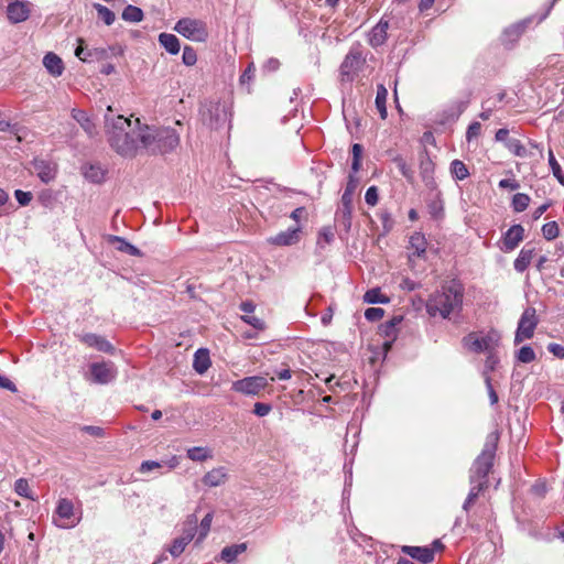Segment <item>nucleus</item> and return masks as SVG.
Segmentation results:
<instances>
[{
  "label": "nucleus",
  "instance_id": "obj_1",
  "mask_svg": "<svg viewBox=\"0 0 564 564\" xmlns=\"http://www.w3.org/2000/svg\"><path fill=\"white\" fill-rule=\"evenodd\" d=\"M464 286L460 282L452 280L445 282L441 290L434 292L426 302V312L430 316L436 315L448 318L463 306Z\"/></svg>",
  "mask_w": 564,
  "mask_h": 564
},
{
  "label": "nucleus",
  "instance_id": "obj_2",
  "mask_svg": "<svg viewBox=\"0 0 564 564\" xmlns=\"http://www.w3.org/2000/svg\"><path fill=\"white\" fill-rule=\"evenodd\" d=\"M107 137L110 147L122 156H133L139 149L138 132H131V120L117 116L109 120L106 117Z\"/></svg>",
  "mask_w": 564,
  "mask_h": 564
},
{
  "label": "nucleus",
  "instance_id": "obj_3",
  "mask_svg": "<svg viewBox=\"0 0 564 564\" xmlns=\"http://www.w3.org/2000/svg\"><path fill=\"white\" fill-rule=\"evenodd\" d=\"M139 148L150 154H164L180 144V135L169 127L143 126L138 130Z\"/></svg>",
  "mask_w": 564,
  "mask_h": 564
},
{
  "label": "nucleus",
  "instance_id": "obj_4",
  "mask_svg": "<svg viewBox=\"0 0 564 564\" xmlns=\"http://www.w3.org/2000/svg\"><path fill=\"white\" fill-rule=\"evenodd\" d=\"M496 453V443L487 442L475 459L473 467L470 468L469 481L470 484L482 482L487 487L488 475L494 465V458Z\"/></svg>",
  "mask_w": 564,
  "mask_h": 564
},
{
  "label": "nucleus",
  "instance_id": "obj_5",
  "mask_svg": "<svg viewBox=\"0 0 564 564\" xmlns=\"http://www.w3.org/2000/svg\"><path fill=\"white\" fill-rule=\"evenodd\" d=\"M500 339V334L495 329L487 332L482 337H479L476 332H471L463 337L462 344L476 354L490 352L498 348Z\"/></svg>",
  "mask_w": 564,
  "mask_h": 564
},
{
  "label": "nucleus",
  "instance_id": "obj_6",
  "mask_svg": "<svg viewBox=\"0 0 564 564\" xmlns=\"http://www.w3.org/2000/svg\"><path fill=\"white\" fill-rule=\"evenodd\" d=\"M174 30L184 37L194 42H205L208 37L206 24L197 19H180L176 22Z\"/></svg>",
  "mask_w": 564,
  "mask_h": 564
},
{
  "label": "nucleus",
  "instance_id": "obj_7",
  "mask_svg": "<svg viewBox=\"0 0 564 564\" xmlns=\"http://www.w3.org/2000/svg\"><path fill=\"white\" fill-rule=\"evenodd\" d=\"M538 324L539 318L536 316L535 308L527 307L518 322V327L514 335V344L519 345L520 343L532 338Z\"/></svg>",
  "mask_w": 564,
  "mask_h": 564
},
{
  "label": "nucleus",
  "instance_id": "obj_8",
  "mask_svg": "<svg viewBox=\"0 0 564 564\" xmlns=\"http://www.w3.org/2000/svg\"><path fill=\"white\" fill-rule=\"evenodd\" d=\"M365 58L358 47H352L340 65L341 82H352L355 75L361 69Z\"/></svg>",
  "mask_w": 564,
  "mask_h": 564
},
{
  "label": "nucleus",
  "instance_id": "obj_9",
  "mask_svg": "<svg viewBox=\"0 0 564 564\" xmlns=\"http://www.w3.org/2000/svg\"><path fill=\"white\" fill-rule=\"evenodd\" d=\"M200 117L204 124L217 129L227 120V112L218 102H205L200 107Z\"/></svg>",
  "mask_w": 564,
  "mask_h": 564
},
{
  "label": "nucleus",
  "instance_id": "obj_10",
  "mask_svg": "<svg viewBox=\"0 0 564 564\" xmlns=\"http://www.w3.org/2000/svg\"><path fill=\"white\" fill-rule=\"evenodd\" d=\"M267 386L268 380L264 377L252 376L232 382V390L246 395H258Z\"/></svg>",
  "mask_w": 564,
  "mask_h": 564
},
{
  "label": "nucleus",
  "instance_id": "obj_11",
  "mask_svg": "<svg viewBox=\"0 0 564 564\" xmlns=\"http://www.w3.org/2000/svg\"><path fill=\"white\" fill-rule=\"evenodd\" d=\"M89 370L93 381L99 384H107L117 376V370L112 362H94L89 366Z\"/></svg>",
  "mask_w": 564,
  "mask_h": 564
},
{
  "label": "nucleus",
  "instance_id": "obj_12",
  "mask_svg": "<svg viewBox=\"0 0 564 564\" xmlns=\"http://www.w3.org/2000/svg\"><path fill=\"white\" fill-rule=\"evenodd\" d=\"M78 340L88 347L95 348L98 351L113 355L116 348L104 336L94 333L76 334Z\"/></svg>",
  "mask_w": 564,
  "mask_h": 564
},
{
  "label": "nucleus",
  "instance_id": "obj_13",
  "mask_svg": "<svg viewBox=\"0 0 564 564\" xmlns=\"http://www.w3.org/2000/svg\"><path fill=\"white\" fill-rule=\"evenodd\" d=\"M32 171L46 184L53 181L57 173L56 164L42 159H34L32 161Z\"/></svg>",
  "mask_w": 564,
  "mask_h": 564
},
{
  "label": "nucleus",
  "instance_id": "obj_14",
  "mask_svg": "<svg viewBox=\"0 0 564 564\" xmlns=\"http://www.w3.org/2000/svg\"><path fill=\"white\" fill-rule=\"evenodd\" d=\"M389 20L383 15L379 22L368 33V43L377 48L383 45L388 39Z\"/></svg>",
  "mask_w": 564,
  "mask_h": 564
},
{
  "label": "nucleus",
  "instance_id": "obj_15",
  "mask_svg": "<svg viewBox=\"0 0 564 564\" xmlns=\"http://www.w3.org/2000/svg\"><path fill=\"white\" fill-rule=\"evenodd\" d=\"M30 15V3L28 1L14 0L7 7V17L11 23L25 21Z\"/></svg>",
  "mask_w": 564,
  "mask_h": 564
},
{
  "label": "nucleus",
  "instance_id": "obj_16",
  "mask_svg": "<svg viewBox=\"0 0 564 564\" xmlns=\"http://www.w3.org/2000/svg\"><path fill=\"white\" fill-rule=\"evenodd\" d=\"M524 239V228L517 224L511 226L502 237V250L505 252L513 251Z\"/></svg>",
  "mask_w": 564,
  "mask_h": 564
},
{
  "label": "nucleus",
  "instance_id": "obj_17",
  "mask_svg": "<svg viewBox=\"0 0 564 564\" xmlns=\"http://www.w3.org/2000/svg\"><path fill=\"white\" fill-rule=\"evenodd\" d=\"M301 239V228H289L268 239V242L274 246L286 247L296 245Z\"/></svg>",
  "mask_w": 564,
  "mask_h": 564
},
{
  "label": "nucleus",
  "instance_id": "obj_18",
  "mask_svg": "<svg viewBox=\"0 0 564 564\" xmlns=\"http://www.w3.org/2000/svg\"><path fill=\"white\" fill-rule=\"evenodd\" d=\"M55 513L61 519L66 520L65 523L58 524L59 528H73L79 522V519L77 521H70L74 516V503L67 498H61L58 500Z\"/></svg>",
  "mask_w": 564,
  "mask_h": 564
},
{
  "label": "nucleus",
  "instance_id": "obj_19",
  "mask_svg": "<svg viewBox=\"0 0 564 564\" xmlns=\"http://www.w3.org/2000/svg\"><path fill=\"white\" fill-rule=\"evenodd\" d=\"M401 552L422 564H430L434 561V549L429 546L403 545Z\"/></svg>",
  "mask_w": 564,
  "mask_h": 564
},
{
  "label": "nucleus",
  "instance_id": "obj_20",
  "mask_svg": "<svg viewBox=\"0 0 564 564\" xmlns=\"http://www.w3.org/2000/svg\"><path fill=\"white\" fill-rule=\"evenodd\" d=\"M419 161H420L419 169H420L421 177H422L423 182L426 185H429L434 180L433 175H434L435 165H434V162L432 161V159L430 158L426 149H423L420 152Z\"/></svg>",
  "mask_w": 564,
  "mask_h": 564
},
{
  "label": "nucleus",
  "instance_id": "obj_21",
  "mask_svg": "<svg viewBox=\"0 0 564 564\" xmlns=\"http://www.w3.org/2000/svg\"><path fill=\"white\" fill-rule=\"evenodd\" d=\"M402 322L401 316H393L390 321L384 322L380 325L379 330L380 334L387 338L383 343V347L386 350L390 349L393 340L397 337V326Z\"/></svg>",
  "mask_w": 564,
  "mask_h": 564
},
{
  "label": "nucleus",
  "instance_id": "obj_22",
  "mask_svg": "<svg viewBox=\"0 0 564 564\" xmlns=\"http://www.w3.org/2000/svg\"><path fill=\"white\" fill-rule=\"evenodd\" d=\"M43 65L54 77L61 76L65 68L62 58L53 52H48L44 55Z\"/></svg>",
  "mask_w": 564,
  "mask_h": 564
},
{
  "label": "nucleus",
  "instance_id": "obj_23",
  "mask_svg": "<svg viewBox=\"0 0 564 564\" xmlns=\"http://www.w3.org/2000/svg\"><path fill=\"white\" fill-rule=\"evenodd\" d=\"M72 117L75 121L79 123L83 130L88 134V137L93 138L97 131L94 121L88 117V115L80 109H73Z\"/></svg>",
  "mask_w": 564,
  "mask_h": 564
},
{
  "label": "nucleus",
  "instance_id": "obj_24",
  "mask_svg": "<svg viewBox=\"0 0 564 564\" xmlns=\"http://www.w3.org/2000/svg\"><path fill=\"white\" fill-rule=\"evenodd\" d=\"M410 248L413 249V252L409 256L411 260L412 257L424 258L427 247V241L425 236L422 232H414L410 237Z\"/></svg>",
  "mask_w": 564,
  "mask_h": 564
},
{
  "label": "nucleus",
  "instance_id": "obj_25",
  "mask_svg": "<svg viewBox=\"0 0 564 564\" xmlns=\"http://www.w3.org/2000/svg\"><path fill=\"white\" fill-rule=\"evenodd\" d=\"M78 46L75 50V55L83 62H90L94 57L99 59L105 56L106 51L104 48L88 50L84 46V40L78 39Z\"/></svg>",
  "mask_w": 564,
  "mask_h": 564
},
{
  "label": "nucleus",
  "instance_id": "obj_26",
  "mask_svg": "<svg viewBox=\"0 0 564 564\" xmlns=\"http://www.w3.org/2000/svg\"><path fill=\"white\" fill-rule=\"evenodd\" d=\"M533 257L534 248H528V245L523 247L513 262L514 270L519 273L524 272L530 265Z\"/></svg>",
  "mask_w": 564,
  "mask_h": 564
},
{
  "label": "nucleus",
  "instance_id": "obj_27",
  "mask_svg": "<svg viewBox=\"0 0 564 564\" xmlns=\"http://www.w3.org/2000/svg\"><path fill=\"white\" fill-rule=\"evenodd\" d=\"M227 480V473L225 467H217L208 471L202 479L204 485L208 487H217Z\"/></svg>",
  "mask_w": 564,
  "mask_h": 564
},
{
  "label": "nucleus",
  "instance_id": "obj_28",
  "mask_svg": "<svg viewBox=\"0 0 564 564\" xmlns=\"http://www.w3.org/2000/svg\"><path fill=\"white\" fill-rule=\"evenodd\" d=\"M531 22V20H523L521 22H518L516 24H512L511 26L507 28L502 35V41L505 43H514L521 34L525 31L528 24Z\"/></svg>",
  "mask_w": 564,
  "mask_h": 564
},
{
  "label": "nucleus",
  "instance_id": "obj_29",
  "mask_svg": "<svg viewBox=\"0 0 564 564\" xmlns=\"http://www.w3.org/2000/svg\"><path fill=\"white\" fill-rule=\"evenodd\" d=\"M209 351L205 348H199L194 354L193 368L199 375L205 373L210 367Z\"/></svg>",
  "mask_w": 564,
  "mask_h": 564
},
{
  "label": "nucleus",
  "instance_id": "obj_30",
  "mask_svg": "<svg viewBox=\"0 0 564 564\" xmlns=\"http://www.w3.org/2000/svg\"><path fill=\"white\" fill-rule=\"evenodd\" d=\"M109 241L115 245L118 251L133 257H140L142 254V252L135 246L131 245L122 237L110 236Z\"/></svg>",
  "mask_w": 564,
  "mask_h": 564
},
{
  "label": "nucleus",
  "instance_id": "obj_31",
  "mask_svg": "<svg viewBox=\"0 0 564 564\" xmlns=\"http://www.w3.org/2000/svg\"><path fill=\"white\" fill-rule=\"evenodd\" d=\"M159 43L172 55H176L181 50L180 40L171 33H161L159 35Z\"/></svg>",
  "mask_w": 564,
  "mask_h": 564
},
{
  "label": "nucleus",
  "instance_id": "obj_32",
  "mask_svg": "<svg viewBox=\"0 0 564 564\" xmlns=\"http://www.w3.org/2000/svg\"><path fill=\"white\" fill-rule=\"evenodd\" d=\"M197 522L198 519L196 514L193 513L187 516L186 520L183 523L181 538L185 540L187 543H189L194 539L197 532Z\"/></svg>",
  "mask_w": 564,
  "mask_h": 564
},
{
  "label": "nucleus",
  "instance_id": "obj_33",
  "mask_svg": "<svg viewBox=\"0 0 564 564\" xmlns=\"http://www.w3.org/2000/svg\"><path fill=\"white\" fill-rule=\"evenodd\" d=\"M358 184L359 178L354 174H349L345 191L341 196V205H346L347 207L348 205H352V197L358 187Z\"/></svg>",
  "mask_w": 564,
  "mask_h": 564
},
{
  "label": "nucleus",
  "instance_id": "obj_34",
  "mask_svg": "<svg viewBox=\"0 0 564 564\" xmlns=\"http://www.w3.org/2000/svg\"><path fill=\"white\" fill-rule=\"evenodd\" d=\"M246 550H247V544L246 543H240V544H234V545H230V546H226L220 552V558L223 561L231 563V562L236 561L238 555L241 554L242 552H245Z\"/></svg>",
  "mask_w": 564,
  "mask_h": 564
},
{
  "label": "nucleus",
  "instance_id": "obj_35",
  "mask_svg": "<svg viewBox=\"0 0 564 564\" xmlns=\"http://www.w3.org/2000/svg\"><path fill=\"white\" fill-rule=\"evenodd\" d=\"M83 170L85 178L93 183H100L105 178V171L97 164L86 165Z\"/></svg>",
  "mask_w": 564,
  "mask_h": 564
},
{
  "label": "nucleus",
  "instance_id": "obj_36",
  "mask_svg": "<svg viewBox=\"0 0 564 564\" xmlns=\"http://www.w3.org/2000/svg\"><path fill=\"white\" fill-rule=\"evenodd\" d=\"M387 97H388L387 88L382 84L378 85L375 102H376V107L380 113V117L382 119L387 118Z\"/></svg>",
  "mask_w": 564,
  "mask_h": 564
},
{
  "label": "nucleus",
  "instance_id": "obj_37",
  "mask_svg": "<svg viewBox=\"0 0 564 564\" xmlns=\"http://www.w3.org/2000/svg\"><path fill=\"white\" fill-rule=\"evenodd\" d=\"M364 301L369 304H386L390 302V299L382 294L379 288H373L365 293Z\"/></svg>",
  "mask_w": 564,
  "mask_h": 564
},
{
  "label": "nucleus",
  "instance_id": "obj_38",
  "mask_svg": "<svg viewBox=\"0 0 564 564\" xmlns=\"http://www.w3.org/2000/svg\"><path fill=\"white\" fill-rule=\"evenodd\" d=\"M471 488L469 490V494L463 505V509L465 511H468L469 508L475 503L476 499L478 498L479 494L486 488L484 481L482 482H476L470 484Z\"/></svg>",
  "mask_w": 564,
  "mask_h": 564
},
{
  "label": "nucleus",
  "instance_id": "obj_39",
  "mask_svg": "<svg viewBox=\"0 0 564 564\" xmlns=\"http://www.w3.org/2000/svg\"><path fill=\"white\" fill-rule=\"evenodd\" d=\"M122 19L128 22H140L143 20V11L135 6H127L121 14Z\"/></svg>",
  "mask_w": 564,
  "mask_h": 564
},
{
  "label": "nucleus",
  "instance_id": "obj_40",
  "mask_svg": "<svg viewBox=\"0 0 564 564\" xmlns=\"http://www.w3.org/2000/svg\"><path fill=\"white\" fill-rule=\"evenodd\" d=\"M451 173H452L453 177L458 181H463V180L467 178L469 175L466 164L464 162H462L460 160H454L451 163Z\"/></svg>",
  "mask_w": 564,
  "mask_h": 564
},
{
  "label": "nucleus",
  "instance_id": "obj_41",
  "mask_svg": "<svg viewBox=\"0 0 564 564\" xmlns=\"http://www.w3.org/2000/svg\"><path fill=\"white\" fill-rule=\"evenodd\" d=\"M549 165L551 167L553 176L557 180V182L564 186V173L562 171L561 165L558 164L557 160L554 156V153L552 150H549L547 155Z\"/></svg>",
  "mask_w": 564,
  "mask_h": 564
},
{
  "label": "nucleus",
  "instance_id": "obj_42",
  "mask_svg": "<svg viewBox=\"0 0 564 564\" xmlns=\"http://www.w3.org/2000/svg\"><path fill=\"white\" fill-rule=\"evenodd\" d=\"M530 196L524 193H517L512 197L511 206L516 213L525 210L530 204Z\"/></svg>",
  "mask_w": 564,
  "mask_h": 564
},
{
  "label": "nucleus",
  "instance_id": "obj_43",
  "mask_svg": "<svg viewBox=\"0 0 564 564\" xmlns=\"http://www.w3.org/2000/svg\"><path fill=\"white\" fill-rule=\"evenodd\" d=\"M506 148L516 156L525 158L528 155L525 147L519 139L511 138L510 140H507Z\"/></svg>",
  "mask_w": 564,
  "mask_h": 564
},
{
  "label": "nucleus",
  "instance_id": "obj_44",
  "mask_svg": "<svg viewBox=\"0 0 564 564\" xmlns=\"http://www.w3.org/2000/svg\"><path fill=\"white\" fill-rule=\"evenodd\" d=\"M499 364V356L497 354V349L490 352H487V358L485 360V367L482 371L484 380H486V376H490L489 373L495 371Z\"/></svg>",
  "mask_w": 564,
  "mask_h": 564
},
{
  "label": "nucleus",
  "instance_id": "obj_45",
  "mask_svg": "<svg viewBox=\"0 0 564 564\" xmlns=\"http://www.w3.org/2000/svg\"><path fill=\"white\" fill-rule=\"evenodd\" d=\"M393 162L397 164V167L399 169L401 175L412 183L414 180V172L406 164L405 160L401 155H397L393 159Z\"/></svg>",
  "mask_w": 564,
  "mask_h": 564
},
{
  "label": "nucleus",
  "instance_id": "obj_46",
  "mask_svg": "<svg viewBox=\"0 0 564 564\" xmlns=\"http://www.w3.org/2000/svg\"><path fill=\"white\" fill-rule=\"evenodd\" d=\"M516 358L521 364H530L535 360L536 356L533 348L525 345L518 350Z\"/></svg>",
  "mask_w": 564,
  "mask_h": 564
},
{
  "label": "nucleus",
  "instance_id": "obj_47",
  "mask_svg": "<svg viewBox=\"0 0 564 564\" xmlns=\"http://www.w3.org/2000/svg\"><path fill=\"white\" fill-rule=\"evenodd\" d=\"M213 521V512H208L200 521L196 544L200 543L208 534Z\"/></svg>",
  "mask_w": 564,
  "mask_h": 564
},
{
  "label": "nucleus",
  "instance_id": "obj_48",
  "mask_svg": "<svg viewBox=\"0 0 564 564\" xmlns=\"http://www.w3.org/2000/svg\"><path fill=\"white\" fill-rule=\"evenodd\" d=\"M187 457L194 462H204L212 457L207 448L195 446L187 449Z\"/></svg>",
  "mask_w": 564,
  "mask_h": 564
},
{
  "label": "nucleus",
  "instance_id": "obj_49",
  "mask_svg": "<svg viewBox=\"0 0 564 564\" xmlns=\"http://www.w3.org/2000/svg\"><path fill=\"white\" fill-rule=\"evenodd\" d=\"M99 19H101L106 25H111L115 22L116 15L115 13L107 7L96 3L94 4Z\"/></svg>",
  "mask_w": 564,
  "mask_h": 564
},
{
  "label": "nucleus",
  "instance_id": "obj_50",
  "mask_svg": "<svg viewBox=\"0 0 564 564\" xmlns=\"http://www.w3.org/2000/svg\"><path fill=\"white\" fill-rule=\"evenodd\" d=\"M14 490L21 497L29 498L32 500L34 499L29 482L24 478H19L18 480H15Z\"/></svg>",
  "mask_w": 564,
  "mask_h": 564
},
{
  "label": "nucleus",
  "instance_id": "obj_51",
  "mask_svg": "<svg viewBox=\"0 0 564 564\" xmlns=\"http://www.w3.org/2000/svg\"><path fill=\"white\" fill-rule=\"evenodd\" d=\"M560 229L556 221H549L542 226V235L546 240H553L558 236Z\"/></svg>",
  "mask_w": 564,
  "mask_h": 564
},
{
  "label": "nucleus",
  "instance_id": "obj_52",
  "mask_svg": "<svg viewBox=\"0 0 564 564\" xmlns=\"http://www.w3.org/2000/svg\"><path fill=\"white\" fill-rule=\"evenodd\" d=\"M187 544L188 543L180 536L173 540L167 551L173 557H178L184 552Z\"/></svg>",
  "mask_w": 564,
  "mask_h": 564
},
{
  "label": "nucleus",
  "instance_id": "obj_53",
  "mask_svg": "<svg viewBox=\"0 0 564 564\" xmlns=\"http://www.w3.org/2000/svg\"><path fill=\"white\" fill-rule=\"evenodd\" d=\"M182 62L186 66H193L196 64L197 54H196V51L192 46L186 45L184 47L183 55H182Z\"/></svg>",
  "mask_w": 564,
  "mask_h": 564
},
{
  "label": "nucleus",
  "instance_id": "obj_54",
  "mask_svg": "<svg viewBox=\"0 0 564 564\" xmlns=\"http://www.w3.org/2000/svg\"><path fill=\"white\" fill-rule=\"evenodd\" d=\"M384 315V311L380 307H369L365 312V317L369 322H377Z\"/></svg>",
  "mask_w": 564,
  "mask_h": 564
},
{
  "label": "nucleus",
  "instance_id": "obj_55",
  "mask_svg": "<svg viewBox=\"0 0 564 564\" xmlns=\"http://www.w3.org/2000/svg\"><path fill=\"white\" fill-rule=\"evenodd\" d=\"M241 318L243 322L251 325L253 328H256L258 330H263L265 328L264 322L257 316H253L250 314V315H243Z\"/></svg>",
  "mask_w": 564,
  "mask_h": 564
},
{
  "label": "nucleus",
  "instance_id": "obj_56",
  "mask_svg": "<svg viewBox=\"0 0 564 564\" xmlns=\"http://www.w3.org/2000/svg\"><path fill=\"white\" fill-rule=\"evenodd\" d=\"M351 214H352V205H341L340 208V215H341V223L346 228H350L351 225Z\"/></svg>",
  "mask_w": 564,
  "mask_h": 564
},
{
  "label": "nucleus",
  "instance_id": "obj_57",
  "mask_svg": "<svg viewBox=\"0 0 564 564\" xmlns=\"http://www.w3.org/2000/svg\"><path fill=\"white\" fill-rule=\"evenodd\" d=\"M271 410L272 406L269 403L257 402L254 403L253 406V413L259 417L268 415L271 412Z\"/></svg>",
  "mask_w": 564,
  "mask_h": 564
},
{
  "label": "nucleus",
  "instance_id": "obj_58",
  "mask_svg": "<svg viewBox=\"0 0 564 564\" xmlns=\"http://www.w3.org/2000/svg\"><path fill=\"white\" fill-rule=\"evenodd\" d=\"M163 467V464L161 462H156V460H144L141 463L140 467H139V471L144 474V473H149L151 470H154V469H158V468H162Z\"/></svg>",
  "mask_w": 564,
  "mask_h": 564
},
{
  "label": "nucleus",
  "instance_id": "obj_59",
  "mask_svg": "<svg viewBox=\"0 0 564 564\" xmlns=\"http://www.w3.org/2000/svg\"><path fill=\"white\" fill-rule=\"evenodd\" d=\"M379 195L377 186H370L365 195V200L368 205L375 206L378 203Z\"/></svg>",
  "mask_w": 564,
  "mask_h": 564
},
{
  "label": "nucleus",
  "instance_id": "obj_60",
  "mask_svg": "<svg viewBox=\"0 0 564 564\" xmlns=\"http://www.w3.org/2000/svg\"><path fill=\"white\" fill-rule=\"evenodd\" d=\"M14 196H15L18 203L21 206H26L32 200V193L31 192H24L22 189H17L14 192Z\"/></svg>",
  "mask_w": 564,
  "mask_h": 564
},
{
  "label": "nucleus",
  "instance_id": "obj_61",
  "mask_svg": "<svg viewBox=\"0 0 564 564\" xmlns=\"http://www.w3.org/2000/svg\"><path fill=\"white\" fill-rule=\"evenodd\" d=\"M481 124L477 121L469 124L467 132H466V139L467 141H471L473 139L477 138L480 133Z\"/></svg>",
  "mask_w": 564,
  "mask_h": 564
},
{
  "label": "nucleus",
  "instance_id": "obj_62",
  "mask_svg": "<svg viewBox=\"0 0 564 564\" xmlns=\"http://www.w3.org/2000/svg\"><path fill=\"white\" fill-rule=\"evenodd\" d=\"M334 239V232L330 227H324L318 235L317 243L321 245V241L324 240L325 243H330Z\"/></svg>",
  "mask_w": 564,
  "mask_h": 564
},
{
  "label": "nucleus",
  "instance_id": "obj_63",
  "mask_svg": "<svg viewBox=\"0 0 564 564\" xmlns=\"http://www.w3.org/2000/svg\"><path fill=\"white\" fill-rule=\"evenodd\" d=\"M82 431L85 433L95 436V437H104L105 436V430L100 426L95 425H85L82 427Z\"/></svg>",
  "mask_w": 564,
  "mask_h": 564
},
{
  "label": "nucleus",
  "instance_id": "obj_64",
  "mask_svg": "<svg viewBox=\"0 0 564 564\" xmlns=\"http://www.w3.org/2000/svg\"><path fill=\"white\" fill-rule=\"evenodd\" d=\"M547 350L554 355L555 357L563 359L564 358V346L556 344V343H550L547 345Z\"/></svg>",
  "mask_w": 564,
  "mask_h": 564
}]
</instances>
